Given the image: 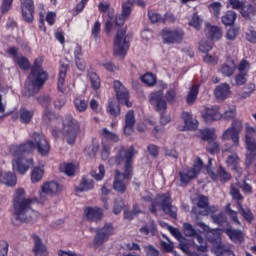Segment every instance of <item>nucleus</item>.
Masks as SVG:
<instances>
[{
	"label": "nucleus",
	"mask_w": 256,
	"mask_h": 256,
	"mask_svg": "<svg viewBox=\"0 0 256 256\" xmlns=\"http://www.w3.org/2000/svg\"><path fill=\"white\" fill-rule=\"evenodd\" d=\"M63 192V185L57 181H48L42 184L37 198H25V190L18 188L15 191L13 198V209L16 219L20 223H32L33 220L39 217V212L33 210L31 205L38 201V203H45L47 197H56Z\"/></svg>",
	"instance_id": "obj_1"
},
{
	"label": "nucleus",
	"mask_w": 256,
	"mask_h": 256,
	"mask_svg": "<svg viewBox=\"0 0 256 256\" xmlns=\"http://www.w3.org/2000/svg\"><path fill=\"white\" fill-rule=\"evenodd\" d=\"M135 153L133 146L129 148L121 147L115 158L109 160L110 165H113V163L123 165L124 163V172L120 170L115 171L113 189L117 193H125L127 191V183L133 177V157H135Z\"/></svg>",
	"instance_id": "obj_2"
},
{
	"label": "nucleus",
	"mask_w": 256,
	"mask_h": 256,
	"mask_svg": "<svg viewBox=\"0 0 256 256\" xmlns=\"http://www.w3.org/2000/svg\"><path fill=\"white\" fill-rule=\"evenodd\" d=\"M35 150V143L32 140H28L20 145H12L10 147V153L15 157L12 162L14 171H18L20 175H25L29 171V167L33 165V159H27L23 155H29Z\"/></svg>",
	"instance_id": "obj_3"
},
{
	"label": "nucleus",
	"mask_w": 256,
	"mask_h": 256,
	"mask_svg": "<svg viewBox=\"0 0 256 256\" xmlns=\"http://www.w3.org/2000/svg\"><path fill=\"white\" fill-rule=\"evenodd\" d=\"M41 65H43V58L36 59L31 69V74L25 83L27 97L39 93V89H41L43 85H45V81H47V72L43 70Z\"/></svg>",
	"instance_id": "obj_4"
},
{
	"label": "nucleus",
	"mask_w": 256,
	"mask_h": 256,
	"mask_svg": "<svg viewBox=\"0 0 256 256\" xmlns=\"http://www.w3.org/2000/svg\"><path fill=\"white\" fill-rule=\"evenodd\" d=\"M150 211L151 213L164 211V213L169 215V217H172V219L177 218V208L171 205V195L169 193L158 195L152 202Z\"/></svg>",
	"instance_id": "obj_5"
},
{
	"label": "nucleus",
	"mask_w": 256,
	"mask_h": 256,
	"mask_svg": "<svg viewBox=\"0 0 256 256\" xmlns=\"http://www.w3.org/2000/svg\"><path fill=\"white\" fill-rule=\"evenodd\" d=\"M192 215L196 221H199V217H207V215H213L217 213L216 206L209 205V198L204 195L197 196V206L192 208Z\"/></svg>",
	"instance_id": "obj_6"
},
{
	"label": "nucleus",
	"mask_w": 256,
	"mask_h": 256,
	"mask_svg": "<svg viewBox=\"0 0 256 256\" xmlns=\"http://www.w3.org/2000/svg\"><path fill=\"white\" fill-rule=\"evenodd\" d=\"M133 5H138L139 7H145V2L143 0H124L122 2L121 14H117L115 18L116 27H121L125 25V21L131 17V11Z\"/></svg>",
	"instance_id": "obj_7"
},
{
	"label": "nucleus",
	"mask_w": 256,
	"mask_h": 256,
	"mask_svg": "<svg viewBox=\"0 0 256 256\" xmlns=\"http://www.w3.org/2000/svg\"><path fill=\"white\" fill-rule=\"evenodd\" d=\"M63 133L66 137V141L69 145H73L75 143V139H77V133H79V122L73 119V116L66 115L63 120Z\"/></svg>",
	"instance_id": "obj_8"
},
{
	"label": "nucleus",
	"mask_w": 256,
	"mask_h": 256,
	"mask_svg": "<svg viewBox=\"0 0 256 256\" xmlns=\"http://www.w3.org/2000/svg\"><path fill=\"white\" fill-rule=\"evenodd\" d=\"M127 51H129L127 35L125 34V29H120L117 31L114 39V54L123 58L127 55Z\"/></svg>",
	"instance_id": "obj_9"
},
{
	"label": "nucleus",
	"mask_w": 256,
	"mask_h": 256,
	"mask_svg": "<svg viewBox=\"0 0 256 256\" xmlns=\"http://www.w3.org/2000/svg\"><path fill=\"white\" fill-rule=\"evenodd\" d=\"M31 139L34 140L36 151L41 157H47L51 151V144L47 141V138L43 134L34 132L31 134Z\"/></svg>",
	"instance_id": "obj_10"
},
{
	"label": "nucleus",
	"mask_w": 256,
	"mask_h": 256,
	"mask_svg": "<svg viewBox=\"0 0 256 256\" xmlns=\"http://www.w3.org/2000/svg\"><path fill=\"white\" fill-rule=\"evenodd\" d=\"M115 233V229L112 225H104L97 227L95 230V236L93 243L96 247H101L103 243H105L111 235Z\"/></svg>",
	"instance_id": "obj_11"
},
{
	"label": "nucleus",
	"mask_w": 256,
	"mask_h": 256,
	"mask_svg": "<svg viewBox=\"0 0 256 256\" xmlns=\"http://www.w3.org/2000/svg\"><path fill=\"white\" fill-rule=\"evenodd\" d=\"M221 233H225L227 236H229V239L234 241V243H241V241L244 239V235L241 230H236L231 227L223 230L213 229L212 231L208 232V235H214L213 239H219V237H221Z\"/></svg>",
	"instance_id": "obj_12"
},
{
	"label": "nucleus",
	"mask_w": 256,
	"mask_h": 256,
	"mask_svg": "<svg viewBox=\"0 0 256 256\" xmlns=\"http://www.w3.org/2000/svg\"><path fill=\"white\" fill-rule=\"evenodd\" d=\"M183 37H185V32L181 29H164L162 32V39L164 43L168 44L181 43Z\"/></svg>",
	"instance_id": "obj_13"
},
{
	"label": "nucleus",
	"mask_w": 256,
	"mask_h": 256,
	"mask_svg": "<svg viewBox=\"0 0 256 256\" xmlns=\"http://www.w3.org/2000/svg\"><path fill=\"white\" fill-rule=\"evenodd\" d=\"M114 89L119 103H124L126 107H131L133 104L129 102V91L120 81H114Z\"/></svg>",
	"instance_id": "obj_14"
},
{
	"label": "nucleus",
	"mask_w": 256,
	"mask_h": 256,
	"mask_svg": "<svg viewBox=\"0 0 256 256\" xmlns=\"http://www.w3.org/2000/svg\"><path fill=\"white\" fill-rule=\"evenodd\" d=\"M21 11L26 23L33 22V14L35 13V3L33 0H21Z\"/></svg>",
	"instance_id": "obj_15"
},
{
	"label": "nucleus",
	"mask_w": 256,
	"mask_h": 256,
	"mask_svg": "<svg viewBox=\"0 0 256 256\" xmlns=\"http://www.w3.org/2000/svg\"><path fill=\"white\" fill-rule=\"evenodd\" d=\"M255 128L249 126L246 127L245 143L250 155L256 157V139H255Z\"/></svg>",
	"instance_id": "obj_16"
},
{
	"label": "nucleus",
	"mask_w": 256,
	"mask_h": 256,
	"mask_svg": "<svg viewBox=\"0 0 256 256\" xmlns=\"http://www.w3.org/2000/svg\"><path fill=\"white\" fill-rule=\"evenodd\" d=\"M202 117L206 123H213V121H219L221 119V112L219 106L205 107L202 113Z\"/></svg>",
	"instance_id": "obj_17"
},
{
	"label": "nucleus",
	"mask_w": 256,
	"mask_h": 256,
	"mask_svg": "<svg viewBox=\"0 0 256 256\" xmlns=\"http://www.w3.org/2000/svg\"><path fill=\"white\" fill-rule=\"evenodd\" d=\"M150 103L151 105L156 106V110L159 113H165V111H167V101L163 99V93L161 92L152 93Z\"/></svg>",
	"instance_id": "obj_18"
},
{
	"label": "nucleus",
	"mask_w": 256,
	"mask_h": 256,
	"mask_svg": "<svg viewBox=\"0 0 256 256\" xmlns=\"http://www.w3.org/2000/svg\"><path fill=\"white\" fill-rule=\"evenodd\" d=\"M229 140L233 142L231 149L233 148L237 149L241 147V144L239 143V132H237V130L231 127L226 129L222 134V141H229Z\"/></svg>",
	"instance_id": "obj_19"
},
{
	"label": "nucleus",
	"mask_w": 256,
	"mask_h": 256,
	"mask_svg": "<svg viewBox=\"0 0 256 256\" xmlns=\"http://www.w3.org/2000/svg\"><path fill=\"white\" fill-rule=\"evenodd\" d=\"M34 241L33 252L35 256H47L49 255V251L47 250V246L43 243V240L36 234L32 235Z\"/></svg>",
	"instance_id": "obj_20"
},
{
	"label": "nucleus",
	"mask_w": 256,
	"mask_h": 256,
	"mask_svg": "<svg viewBox=\"0 0 256 256\" xmlns=\"http://www.w3.org/2000/svg\"><path fill=\"white\" fill-rule=\"evenodd\" d=\"M205 34L211 41H219L223 37V30L219 26H213L209 23H206Z\"/></svg>",
	"instance_id": "obj_21"
},
{
	"label": "nucleus",
	"mask_w": 256,
	"mask_h": 256,
	"mask_svg": "<svg viewBox=\"0 0 256 256\" xmlns=\"http://www.w3.org/2000/svg\"><path fill=\"white\" fill-rule=\"evenodd\" d=\"M135 130V112L129 110L125 117L124 135H132Z\"/></svg>",
	"instance_id": "obj_22"
},
{
	"label": "nucleus",
	"mask_w": 256,
	"mask_h": 256,
	"mask_svg": "<svg viewBox=\"0 0 256 256\" xmlns=\"http://www.w3.org/2000/svg\"><path fill=\"white\" fill-rule=\"evenodd\" d=\"M241 163V158H239V155L237 153H233L229 155L226 159V164L232 171H236L238 173V177H241V167L239 166Z\"/></svg>",
	"instance_id": "obj_23"
},
{
	"label": "nucleus",
	"mask_w": 256,
	"mask_h": 256,
	"mask_svg": "<svg viewBox=\"0 0 256 256\" xmlns=\"http://www.w3.org/2000/svg\"><path fill=\"white\" fill-rule=\"evenodd\" d=\"M67 69H69V65L60 64V72L58 78V90L60 93H67V87H65V77H67Z\"/></svg>",
	"instance_id": "obj_24"
},
{
	"label": "nucleus",
	"mask_w": 256,
	"mask_h": 256,
	"mask_svg": "<svg viewBox=\"0 0 256 256\" xmlns=\"http://www.w3.org/2000/svg\"><path fill=\"white\" fill-rule=\"evenodd\" d=\"M180 182L187 185V183L193 181L197 177V172L193 168H183L179 172Z\"/></svg>",
	"instance_id": "obj_25"
},
{
	"label": "nucleus",
	"mask_w": 256,
	"mask_h": 256,
	"mask_svg": "<svg viewBox=\"0 0 256 256\" xmlns=\"http://www.w3.org/2000/svg\"><path fill=\"white\" fill-rule=\"evenodd\" d=\"M95 188V182L87 177H82L80 184L75 188L76 193H83L85 191H92Z\"/></svg>",
	"instance_id": "obj_26"
},
{
	"label": "nucleus",
	"mask_w": 256,
	"mask_h": 256,
	"mask_svg": "<svg viewBox=\"0 0 256 256\" xmlns=\"http://www.w3.org/2000/svg\"><path fill=\"white\" fill-rule=\"evenodd\" d=\"M214 95L218 101H225L229 95H231V90L227 83L220 84L214 91Z\"/></svg>",
	"instance_id": "obj_27"
},
{
	"label": "nucleus",
	"mask_w": 256,
	"mask_h": 256,
	"mask_svg": "<svg viewBox=\"0 0 256 256\" xmlns=\"http://www.w3.org/2000/svg\"><path fill=\"white\" fill-rule=\"evenodd\" d=\"M0 182L7 187H15L17 185V176L11 172H0Z\"/></svg>",
	"instance_id": "obj_28"
},
{
	"label": "nucleus",
	"mask_w": 256,
	"mask_h": 256,
	"mask_svg": "<svg viewBox=\"0 0 256 256\" xmlns=\"http://www.w3.org/2000/svg\"><path fill=\"white\" fill-rule=\"evenodd\" d=\"M237 69V64L233 60H227L220 68V73L224 75V77H231L234 75Z\"/></svg>",
	"instance_id": "obj_29"
},
{
	"label": "nucleus",
	"mask_w": 256,
	"mask_h": 256,
	"mask_svg": "<svg viewBox=\"0 0 256 256\" xmlns=\"http://www.w3.org/2000/svg\"><path fill=\"white\" fill-rule=\"evenodd\" d=\"M182 118L185 124L186 129L195 131L199 127V121L193 119V115L189 112H183Z\"/></svg>",
	"instance_id": "obj_30"
},
{
	"label": "nucleus",
	"mask_w": 256,
	"mask_h": 256,
	"mask_svg": "<svg viewBox=\"0 0 256 256\" xmlns=\"http://www.w3.org/2000/svg\"><path fill=\"white\" fill-rule=\"evenodd\" d=\"M84 213L90 221H99L103 218V210L100 208H86Z\"/></svg>",
	"instance_id": "obj_31"
},
{
	"label": "nucleus",
	"mask_w": 256,
	"mask_h": 256,
	"mask_svg": "<svg viewBox=\"0 0 256 256\" xmlns=\"http://www.w3.org/2000/svg\"><path fill=\"white\" fill-rule=\"evenodd\" d=\"M202 141H207V143L211 141H215L217 139V134H215V128H205L200 130Z\"/></svg>",
	"instance_id": "obj_32"
},
{
	"label": "nucleus",
	"mask_w": 256,
	"mask_h": 256,
	"mask_svg": "<svg viewBox=\"0 0 256 256\" xmlns=\"http://www.w3.org/2000/svg\"><path fill=\"white\" fill-rule=\"evenodd\" d=\"M184 235H186V237H196L199 243L203 241V238L201 237V230H195L192 225L184 226Z\"/></svg>",
	"instance_id": "obj_33"
},
{
	"label": "nucleus",
	"mask_w": 256,
	"mask_h": 256,
	"mask_svg": "<svg viewBox=\"0 0 256 256\" xmlns=\"http://www.w3.org/2000/svg\"><path fill=\"white\" fill-rule=\"evenodd\" d=\"M216 256H235L231 250V246L220 243L216 248Z\"/></svg>",
	"instance_id": "obj_34"
},
{
	"label": "nucleus",
	"mask_w": 256,
	"mask_h": 256,
	"mask_svg": "<svg viewBox=\"0 0 256 256\" xmlns=\"http://www.w3.org/2000/svg\"><path fill=\"white\" fill-rule=\"evenodd\" d=\"M19 119L20 122L24 123L25 125L31 123V119H33V111H29L26 108H21L19 110Z\"/></svg>",
	"instance_id": "obj_35"
},
{
	"label": "nucleus",
	"mask_w": 256,
	"mask_h": 256,
	"mask_svg": "<svg viewBox=\"0 0 256 256\" xmlns=\"http://www.w3.org/2000/svg\"><path fill=\"white\" fill-rule=\"evenodd\" d=\"M197 95H199V85H193L186 97L187 105H193L197 101Z\"/></svg>",
	"instance_id": "obj_36"
},
{
	"label": "nucleus",
	"mask_w": 256,
	"mask_h": 256,
	"mask_svg": "<svg viewBox=\"0 0 256 256\" xmlns=\"http://www.w3.org/2000/svg\"><path fill=\"white\" fill-rule=\"evenodd\" d=\"M84 153L88 155V157H96L97 153H99V142L93 140L92 144L85 148Z\"/></svg>",
	"instance_id": "obj_37"
},
{
	"label": "nucleus",
	"mask_w": 256,
	"mask_h": 256,
	"mask_svg": "<svg viewBox=\"0 0 256 256\" xmlns=\"http://www.w3.org/2000/svg\"><path fill=\"white\" fill-rule=\"evenodd\" d=\"M43 175H45V170L43 167H35L31 173L32 183H39V181L43 179Z\"/></svg>",
	"instance_id": "obj_38"
},
{
	"label": "nucleus",
	"mask_w": 256,
	"mask_h": 256,
	"mask_svg": "<svg viewBox=\"0 0 256 256\" xmlns=\"http://www.w3.org/2000/svg\"><path fill=\"white\" fill-rule=\"evenodd\" d=\"M15 63L22 69V71H27L31 67V63L29 60L24 56H15L14 57Z\"/></svg>",
	"instance_id": "obj_39"
},
{
	"label": "nucleus",
	"mask_w": 256,
	"mask_h": 256,
	"mask_svg": "<svg viewBox=\"0 0 256 256\" xmlns=\"http://www.w3.org/2000/svg\"><path fill=\"white\" fill-rule=\"evenodd\" d=\"M256 8L254 5H246L242 7L241 15L246 19H251V17H255Z\"/></svg>",
	"instance_id": "obj_40"
},
{
	"label": "nucleus",
	"mask_w": 256,
	"mask_h": 256,
	"mask_svg": "<svg viewBox=\"0 0 256 256\" xmlns=\"http://www.w3.org/2000/svg\"><path fill=\"white\" fill-rule=\"evenodd\" d=\"M88 77L91 81V87L97 91V89H99L101 87V80L99 79V76L97 75V73L93 72V71H88Z\"/></svg>",
	"instance_id": "obj_41"
},
{
	"label": "nucleus",
	"mask_w": 256,
	"mask_h": 256,
	"mask_svg": "<svg viewBox=\"0 0 256 256\" xmlns=\"http://www.w3.org/2000/svg\"><path fill=\"white\" fill-rule=\"evenodd\" d=\"M241 187H243L241 183L231 185L230 195H232L233 199H236L237 201L243 200V195H241V192L239 191Z\"/></svg>",
	"instance_id": "obj_42"
},
{
	"label": "nucleus",
	"mask_w": 256,
	"mask_h": 256,
	"mask_svg": "<svg viewBox=\"0 0 256 256\" xmlns=\"http://www.w3.org/2000/svg\"><path fill=\"white\" fill-rule=\"evenodd\" d=\"M88 105H89V103L87 102V100H84L81 98H75V100H74V107H75L76 111H79V113H83V112L87 111Z\"/></svg>",
	"instance_id": "obj_43"
},
{
	"label": "nucleus",
	"mask_w": 256,
	"mask_h": 256,
	"mask_svg": "<svg viewBox=\"0 0 256 256\" xmlns=\"http://www.w3.org/2000/svg\"><path fill=\"white\" fill-rule=\"evenodd\" d=\"M235 19H237V13L233 11H228L224 16H222V23L224 25H233L235 23Z\"/></svg>",
	"instance_id": "obj_44"
},
{
	"label": "nucleus",
	"mask_w": 256,
	"mask_h": 256,
	"mask_svg": "<svg viewBox=\"0 0 256 256\" xmlns=\"http://www.w3.org/2000/svg\"><path fill=\"white\" fill-rule=\"evenodd\" d=\"M60 171L68 177H73L75 175V165L73 163H64L60 166Z\"/></svg>",
	"instance_id": "obj_45"
},
{
	"label": "nucleus",
	"mask_w": 256,
	"mask_h": 256,
	"mask_svg": "<svg viewBox=\"0 0 256 256\" xmlns=\"http://www.w3.org/2000/svg\"><path fill=\"white\" fill-rule=\"evenodd\" d=\"M107 111L112 115V117H118V115H121V108L117 102L110 101Z\"/></svg>",
	"instance_id": "obj_46"
},
{
	"label": "nucleus",
	"mask_w": 256,
	"mask_h": 256,
	"mask_svg": "<svg viewBox=\"0 0 256 256\" xmlns=\"http://www.w3.org/2000/svg\"><path fill=\"white\" fill-rule=\"evenodd\" d=\"M237 116V108L235 106H230L222 115L221 119L224 121H229Z\"/></svg>",
	"instance_id": "obj_47"
},
{
	"label": "nucleus",
	"mask_w": 256,
	"mask_h": 256,
	"mask_svg": "<svg viewBox=\"0 0 256 256\" xmlns=\"http://www.w3.org/2000/svg\"><path fill=\"white\" fill-rule=\"evenodd\" d=\"M55 119H57V114L52 110L46 108L43 114V122L49 124L52 123V121H55Z\"/></svg>",
	"instance_id": "obj_48"
},
{
	"label": "nucleus",
	"mask_w": 256,
	"mask_h": 256,
	"mask_svg": "<svg viewBox=\"0 0 256 256\" xmlns=\"http://www.w3.org/2000/svg\"><path fill=\"white\" fill-rule=\"evenodd\" d=\"M90 175L96 181H103V178L105 177V166L101 164L98 168V171H91Z\"/></svg>",
	"instance_id": "obj_49"
},
{
	"label": "nucleus",
	"mask_w": 256,
	"mask_h": 256,
	"mask_svg": "<svg viewBox=\"0 0 256 256\" xmlns=\"http://www.w3.org/2000/svg\"><path fill=\"white\" fill-rule=\"evenodd\" d=\"M226 212L234 225L241 224V222H239V218L237 217V212L231 209V204L226 205Z\"/></svg>",
	"instance_id": "obj_50"
},
{
	"label": "nucleus",
	"mask_w": 256,
	"mask_h": 256,
	"mask_svg": "<svg viewBox=\"0 0 256 256\" xmlns=\"http://www.w3.org/2000/svg\"><path fill=\"white\" fill-rule=\"evenodd\" d=\"M142 83H145V85H148L149 87H153V85L156 83L155 75L152 73H146L141 77Z\"/></svg>",
	"instance_id": "obj_51"
},
{
	"label": "nucleus",
	"mask_w": 256,
	"mask_h": 256,
	"mask_svg": "<svg viewBox=\"0 0 256 256\" xmlns=\"http://www.w3.org/2000/svg\"><path fill=\"white\" fill-rule=\"evenodd\" d=\"M239 211H241L244 219L247 220V223H251L253 221V213L249 209L243 208L240 202L237 203Z\"/></svg>",
	"instance_id": "obj_52"
},
{
	"label": "nucleus",
	"mask_w": 256,
	"mask_h": 256,
	"mask_svg": "<svg viewBox=\"0 0 256 256\" xmlns=\"http://www.w3.org/2000/svg\"><path fill=\"white\" fill-rule=\"evenodd\" d=\"M202 24H203V19H201V17L197 14H194L192 16V19L189 22L190 27H193L197 31H199V29H201Z\"/></svg>",
	"instance_id": "obj_53"
},
{
	"label": "nucleus",
	"mask_w": 256,
	"mask_h": 256,
	"mask_svg": "<svg viewBox=\"0 0 256 256\" xmlns=\"http://www.w3.org/2000/svg\"><path fill=\"white\" fill-rule=\"evenodd\" d=\"M102 137H105V139H109L110 141H113L114 143H117L119 141V136L107 128L102 129Z\"/></svg>",
	"instance_id": "obj_54"
},
{
	"label": "nucleus",
	"mask_w": 256,
	"mask_h": 256,
	"mask_svg": "<svg viewBox=\"0 0 256 256\" xmlns=\"http://www.w3.org/2000/svg\"><path fill=\"white\" fill-rule=\"evenodd\" d=\"M212 223H215L216 225H223L224 223H227V216L225 214H212L211 215Z\"/></svg>",
	"instance_id": "obj_55"
},
{
	"label": "nucleus",
	"mask_w": 256,
	"mask_h": 256,
	"mask_svg": "<svg viewBox=\"0 0 256 256\" xmlns=\"http://www.w3.org/2000/svg\"><path fill=\"white\" fill-rule=\"evenodd\" d=\"M137 213H141V210H139L138 205H134L132 211H124V219H128V221H131L134 217H136Z\"/></svg>",
	"instance_id": "obj_56"
},
{
	"label": "nucleus",
	"mask_w": 256,
	"mask_h": 256,
	"mask_svg": "<svg viewBox=\"0 0 256 256\" xmlns=\"http://www.w3.org/2000/svg\"><path fill=\"white\" fill-rule=\"evenodd\" d=\"M206 149L209 153L215 155V153H219L220 146L219 143L215 142V140H212L208 142Z\"/></svg>",
	"instance_id": "obj_57"
},
{
	"label": "nucleus",
	"mask_w": 256,
	"mask_h": 256,
	"mask_svg": "<svg viewBox=\"0 0 256 256\" xmlns=\"http://www.w3.org/2000/svg\"><path fill=\"white\" fill-rule=\"evenodd\" d=\"M123 207H125V202L122 199L115 200L113 213L119 215L123 211Z\"/></svg>",
	"instance_id": "obj_58"
},
{
	"label": "nucleus",
	"mask_w": 256,
	"mask_h": 256,
	"mask_svg": "<svg viewBox=\"0 0 256 256\" xmlns=\"http://www.w3.org/2000/svg\"><path fill=\"white\" fill-rule=\"evenodd\" d=\"M148 17L151 23H165V18H163L157 13L148 12Z\"/></svg>",
	"instance_id": "obj_59"
},
{
	"label": "nucleus",
	"mask_w": 256,
	"mask_h": 256,
	"mask_svg": "<svg viewBox=\"0 0 256 256\" xmlns=\"http://www.w3.org/2000/svg\"><path fill=\"white\" fill-rule=\"evenodd\" d=\"M9 253V242L7 240H0V256H7Z\"/></svg>",
	"instance_id": "obj_60"
},
{
	"label": "nucleus",
	"mask_w": 256,
	"mask_h": 256,
	"mask_svg": "<svg viewBox=\"0 0 256 256\" xmlns=\"http://www.w3.org/2000/svg\"><path fill=\"white\" fill-rule=\"evenodd\" d=\"M13 6V0H2L1 13H9L11 7Z\"/></svg>",
	"instance_id": "obj_61"
},
{
	"label": "nucleus",
	"mask_w": 256,
	"mask_h": 256,
	"mask_svg": "<svg viewBox=\"0 0 256 256\" xmlns=\"http://www.w3.org/2000/svg\"><path fill=\"white\" fill-rule=\"evenodd\" d=\"M166 100L168 103H175V97H177V90L176 89H170L166 92Z\"/></svg>",
	"instance_id": "obj_62"
},
{
	"label": "nucleus",
	"mask_w": 256,
	"mask_h": 256,
	"mask_svg": "<svg viewBox=\"0 0 256 256\" xmlns=\"http://www.w3.org/2000/svg\"><path fill=\"white\" fill-rule=\"evenodd\" d=\"M246 39L247 41H249L250 43H256V31L253 28H249L246 31Z\"/></svg>",
	"instance_id": "obj_63"
},
{
	"label": "nucleus",
	"mask_w": 256,
	"mask_h": 256,
	"mask_svg": "<svg viewBox=\"0 0 256 256\" xmlns=\"http://www.w3.org/2000/svg\"><path fill=\"white\" fill-rule=\"evenodd\" d=\"M38 103L42 105V107H49L51 105V97L49 95H44L38 97Z\"/></svg>",
	"instance_id": "obj_64"
}]
</instances>
